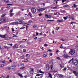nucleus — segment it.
Wrapping results in <instances>:
<instances>
[{
	"label": "nucleus",
	"instance_id": "obj_33",
	"mask_svg": "<svg viewBox=\"0 0 78 78\" xmlns=\"http://www.w3.org/2000/svg\"><path fill=\"white\" fill-rule=\"evenodd\" d=\"M20 58L21 59H23V58H24V56L23 55L22 56H21L20 57Z\"/></svg>",
	"mask_w": 78,
	"mask_h": 78
},
{
	"label": "nucleus",
	"instance_id": "obj_18",
	"mask_svg": "<svg viewBox=\"0 0 78 78\" xmlns=\"http://www.w3.org/2000/svg\"><path fill=\"white\" fill-rule=\"evenodd\" d=\"M37 71L38 72V71H39V72H40V73H44V72H43L41 71V70H37Z\"/></svg>",
	"mask_w": 78,
	"mask_h": 78
},
{
	"label": "nucleus",
	"instance_id": "obj_60",
	"mask_svg": "<svg viewBox=\"0 0 78 78\" xmlns=\"http://www.w3.org/2000/svg\"><path fill=\"white\" fill-rule=\"evenodd\" d=\"M25 24H28V23H26L24 24H23V26H25Z\"/></svg>",
	"mask_w": 78,
	"mask_h": 78
},
{
	"label": "nucleus",
	"instance_id": "obj_47",
	"mask_svg": "<svg viewBox=\"0 0 78 78\" xmlns=\"http://www.w3.org/2000/svg\"><path fill=\"white\" fill-rule=\"evenodd\" d=\"M64 19H65V20H67V17H66H66H63Z\"/></svg>",
	"mask_w": 78,
	"mask_h": 78
},
{
	"label": "nucleus",
	"instance_id": "obj_63",
	"mask_svg": "<svg viewBox=\"0 0 78 78\" xmlns=\"http://www.w3.org/2000/svg\"><path fill=\"white\" fill-rule=\"evenodd\" d=\"M39 16H42V13H40L39 14Z\"/></svg>",
	"mask_w": 78,
	"mask_h": 78
},
{
	"label": "nucleus",
	"instance_id": "obj_10",
	"mask_svg": "<svg viewBox=\"0 0 78 78\" xmlns=\"http://www.w3.org/2000/svg\"><path fill=\"white\" fill-rule=\"evenodd\" d=\"M6 34H5L4 35H0V37H2V38H5V37H6Z\"/></svg>",
	"mask_w": 78,
	"mask_h": 78
},
{
	"label": "nucleus",
	"instance_id": "obj_15",
	"mask_svg": "<svg viewBox=\"0 0 78 78\" xmlns=\"http://www.w3.org/2000/svg\"><path fill=\"white\" fill-rule=\"evenodd\" d=\"M57 22L59 23V22H63V21L62 20H58L57 21Z\"/></svg>",
	"mask_w": 78,
	"mask_h": 78
},
{
	"label": "nucleus",
	"instance_id": "obj_37",
	"mask_svg": "<svg viewBox=\"0 0 78 78\" xmlns=\"http://www.w3.org/2000/svg\"><path fill=\"white\" fill-rule=\"evenodd\" d=\"M69 6L68 5H66L63 6L64 8H66V7H67Z\"/></svg>",
	"mask_w": 78,
	"mask_h": 78
},
{
	"label": "nucleus",
	"instance_id": "obj_20",
	"mask_svg": "<svg viewBox=\"0 0 78 78\" xmlns=\"http://www.w3.org/2000/svg\"><path fill=\"white\" fill-rule=\"evenodd\" d=\"M49 68H50V67H49V66H47L46 67V69L47 70H49Z\"/></svg>",
	"mask_w": 78,
	"mask_h": 78
},
{
	"label": "nucleus",
	"instance_id": "obj_28",
	"mask_svg": "<svg viewBox=\"0 0 78 78\" xmlns=\"http://www.w3.org/2000/svg\"><path fill=\"white\" fill-rule=\"evenodd\" d=\"M48 74H49V76H50V78H52L51 74H50V73H49Z\"/></svg>",
	"mask_w": 78,
	"mask_h": 78
},
{
	"label": "nucleus",
	"instance_id": "obj_48",
	"mask_svg": "<svg viewBox=\"0 0 78 78\" xmlns=\"http://www.w3.org/2000/svg\"><path fill=\"white\" fill-rule=\"evenodd\" d=\"M36 27H37V26L35 25V26H33V28H36Z\"/></svg>",
	"mask_w": 78,
	"mask_h": 78
},
{
	"label": "nucleus",
	"instance_id": "obj_21",
	"mask_svg": "<svg viewBox=\"0 0 78 78\" xmlns=\"http://www.w3.org/2000/svg\"><path fill=\"white\" fill-rule=\"evenodd\" d=\"M74 59V58H72V59L70 60V61H69V62H68L69 64H70V62H71V61H73V60Z\"/></svg>",
	"mask_w": 78,
	"mask_h": 78
},
{
	"label": "nucleus",
	"instance_id": "obj_64",
	"mask_svg": "<svg viewBox=\"0 0 78 78\" xmlns=\"http://www.w3.org/2000/svg\"><path fill=\"white\" fill-rule=\"evenodd\" d=\"M32 22V21H29V23H31Z\"/></svg>",
	"mask_w": 78,
	"mask_h": 78
},
{
	"label": "nucleus",
	"instance_id": "obj_35",
	"mask_svg": "<svg viewBox=\"0 0 78 78\" xmlns=\"http://www.w3.org/2000/svg\"><path fill=\"white\" fill-rule=\"evenodd\" d=\"M51 9H56V8H57L56 7H51Z\"/></svg>",
	"mask_w": 78,
	"mask_h": 78
},
{
	"label": "nucleus",
	"instance_id": "obj_23",
	"mask_svg": "<svg viewBox=\"0 0 78 78\" xmlns=\"http://www.w3.org/2000/svg\"><path fill=\"white\" fill-rule=\"evenodd\" d=\"M18 75L19 76H21V77H23V76H22V74H21L19 73Z\"/></svg>",
	"mask_w": 78,
	"mask_h": 78
},
{
	"label": "nucleus",
	"instance_id": "obj_31",
	"mask_svg": "<svg viewBox=\"0 0 78 78\" xmlns=\"http://www.w3.org/2000/svg\"><path fill=\"white\" fill-rule=\"evenodd\" d=\"M6 70H9V68L8 67H6L5 68Z\"/></svg>",
	"mask_w": 78,
	"mask_h": 78
},
{
	"label": "nucleus",
	"instance_id": "obj_32",
	"mask_svg": "<svg viewBox=\"0 0 78 78\" xmlns=\"http://www.w3.org/2000/svg\"><path fill=\"white\" fill-rule=\"evenodd\" d=\"M42 39L41 38H40L39 39V42H42Z\"/></svg>",
	"mask_w": 78,
	"mask_h": 78
},
{
	"label": "nucleus",
	"instance_id": "obj_42",
	"mask_svg": "<svg viewBox=\"0 0 78 78\" xmlns=\"http://www.w3.org/2000/svg\"><path fill=\"white\" fill-rule=\"evenodd\" d=\"M17 23H18V24H23V22H21V23H20V22H17Z\"/></svg>",
	"mask_w": 78,
	"mask_h": 78
},
{
	"label": "nucleus",
	"instance_id": "obj_41",
	"mask_svg": "<svg viewBox=\"0 0 78 78\" xmlns=\"http://www.w3.org/2000/svg\"><path fill=\"white\" fill-rule=\"evenodd\" d=\"M18 21L19 22H23V20H18Z\"/></svg>",
	"mask_w": 78,
	"mask_h": 78
},
{
	"label": "nucleus",
	"instance_id": "obj_9",
	"mask_svg": "<svg viewBox=\"0 0 78 78\" xmlns=\"http://www.w3.org/2000/svg\"><path fill=\"white\" fill-rule=\"evenodd\" d=\"M54 78H59L58 74H56L54 75Z\"/></svg>",
	"mask_w": 78,
	"mask_h": 78
},
{
	"label": "nucleus",
	"instance_id": "obj_22",
	"mask_svg": "<svg viewBox=\"0 0 78 78\" xmlns=\"http://www.w3.org/2000/svg\"><path fill=\"white\" fill-rule=\"evenodd\" d=\"M43 56H44V57H46V56H47V54H44L43 55Z\"/></svg>",
	"mask_w": 78,
	"mask_h": 78
},
{
	"label": "nucleus",
	"instance_id": "obj_57",
	"mask_svg": "<svg viewBox=\"0 0 78 78\" xmlns=\"http://www.w3.org/2000/svg\"><path fill=\"white\" fill-rule=\"evenodd\" d=\"M51 69H53V65H51Z\"/></svg>",
	"mask_w": 78,
	"mask_h": 78
},
{
	"label": "nucleus",
	"instance_id": "obj_46",
	"mask_svg": "<svg viewBox=\"0 0 78 78\" xmlns=\"http://www.w3.org/2000/svg\"><path fill=\"white\" fill-rule=\"evenodd\" d=\"M25 28V27H23L21 28H20V29H24Z\"/></svg>",
	"mask_w": 78,
	"mask_h": 78
},
{
	"label": "nucleus",
	"instance_id": "obj_36",
	"mask_svg": "<svg viewBox=\"0 0 78 78\" xmlns=\"http://www.w3.org/2000/svg\"><path fill=\"white\" fill-rule=\"evenodd\" d=\"M48 21H49V22L51 21V22H53L54 20H48Z\"/></svg>",
	"mask_w": 78,
	"mask_h": 78
},
{
	"label": "nucleus",
	"instance_id": "obj_50",
	"mask_svg": "<svg viewBox=\"0 0 78 78\" xmlns=\"http://www.w3.org/2000/svg\"><path fill=\"white\" fill-rule=\"evenodd\" d=\"M23 52H26V49H24L23 50Z\"/></svg>",
	"mask_w": 78,
	"mask_h": 78
},
{
	"label": "nucleus",
	"instance_id": "obj_56",
	"mask_svg": "<svg viewBox=\"0 0 78 78\" xmlns=\"http://www.w3.org/2000/svg\"><path fill=\"white\" fill-rule=\"evenodd\" d=\"M5 60L2 61V63H5Z\"/></svg>",
	"mask_w": 78,
	"mask_h": 78
},
{
	"label": "nucleus",
	"instance_id": "obj_8",
	"mask_svg": "<svg viewBox=\"0 0 78 78\" xmlns=\"http://www.w3.org/2000/svg\"><path fill=\"white\" fill-rule=\"evenodd\" d=\"M73 73H74L75 74L76 76H77L78 75V72H77L76 71H73Z\"/></svg>",
	"mask_w": 78,
	"mask_h": 78
},
{
	"label": "nucleus",
	"instance_id": "obj_34",
	"mask_svg": "<svg viewBox=\"0 0 78 78\" xmlns=\"http://www.w3.org/2000/svg\"><path fill=\"white\" fill-rule=\"evenodd\" d=\"M70 17H71L70 16H66V18H67V19H69V18H70Z\"/></svg>",
	"mask_w": 78,
	"mask_h": 78
},
{
	"label": "nucleus",
	"instance_id": "obj_13",
	"mask_svg": "<svg viewBox=\"0 0 78 78\" xmlns=\"http://www.w3.org/2000/svg\"><path fill=\"white\" fill-rule=\"evenodd\" d=\"M4 2L5 3H9V0H4Z\"/></svg>",
	"mask_w": 78,
	"mask_h": 78
},
{
	"label": "nucleus",
	"instance_id": "obj_52",
	"mask_svg": "<svg viewBox=\"0 0 78 78\" xmlns=\"http://www.w3.org/2000/svg\"><path fill=\"white\" fill-rule=\"evenodd\" d=\"M63 70H67V68H64V69H63Z\"/></svg>",
	"mask_w": 78,
	"mask_h": 78
},
{
	"label": "nucleus",
	"instance_id": "obj_5",
	"mask_svg": "<svg viewBox=\"0 0 78 78\" xmlns=\"http://www.w3.org/2000/svg\"><path fill=\"white\" fill-rule=\"evenodd\" d=\"M29 72L30 74H33L34 72V69L31 68Z\"/></svg>",
	"mask_w": 78,
	"mask_h": 78
},
{
	"label": "nucleus",
	"instance_id": "obj_24",
	"mask_svg": "<svg viewBox=\"0 0 78 78\" xmlns=\"http://www.w3.org/2000/svg\"><path fill=\"white\" fill-rule=\"evenodd\" d=\"M30 60H28L27 59H25V62H29Z\"/></svg>",
	"mask_w": 78,
	"mask_h": 78
},
{
	"label": "nucleus",
	"instance_id": "obj_49",
	"mask_svg": "<svg viewBox=\"0 0 78 78\" xmlns=\"http://www.w3.org/2000/svg\"><path fill=\"white\" fill-rule=\"evenodd\" d=\"M66 69H68V70H69V69H70V68L69 66H68V67H67V68Z\"/></svg>",
	"mask_w": 78,
	"mask_h": 78
},
{
	"label": "nucleus",
	"instance_id": "obj_3",
	"mask_svg": "<svg viewBox=\"0 0 78 78\" xmlns=\"http://www.w3.org/2000/svg\"><path fill=\"white\" fill-rule=\"evenodd\" d=\"M46 9V8H42L41 9H37V10L39 12H41V11H43V10H45Z\"/></svg>",
	"mask_w": 78,
	"mask_h": 78
},
{
	"label": "nucleus",
	"instance_id": "obj_17",
	"mask_svg": "<svg viewBox=\"0 0 78 78\" xmlns=\"http://www.w3.org/2000/svg\"><path fill=\"white\" fill-rule=\"evenodd\" d=\"M0 21H1V22H4L5 21V20L3 19H0Z\"/></svg>",
	"mask_w": 78,
	"mask_h": 78
},
{
	"label": "nucleus",
	"instance_id": "obj_4",
	"mask_svg": "<svg viewBox=\"0 0 78 78\" xmlns=\"http://www.w3.org/2000/svg\"><path fill=\"white\" fill-rule=\"evenodd\" d=\"M31 10L33 13H34L36 12V9L35 8L31 9Z\"/></svg>",
	"mask_w": 78,
	"mask_h": 78
},
{
	"label": "nucleus",
	"instance_id": "obj_6",
	"mask_svg": "<svg viewBox=\"0 0 78 78\" xmlns=\"http://www.w3.org/2000/svg\"><path fill=\"white\" fill-rule=\"evenodd\" d=\"M63 56L64 58H67L68 57H69V55H68L65 54L63 55Z\"/></svg>",
	"mask_w": 78,
	"mask_h": 78
},
{
	"label": "nucleus",
	"instance_id": "obj_16",
	"mask_svg": "<svg viewBox=\"0 0 78 78\" xmlns=\"http://www.w3.org/2000/svg\"><path fill=\"white\" fill-rule=\"evenodd\" d=\"M54 15H56L57 16H59V13L58 12H57L56 13H55Z\"/></svg>",
	"mask_w": 78,
	"mask_h": 78
},
{
	"label": "nucleus",
	"instance_id": "obj_26",
	"mask_svg": "<svg viewBox=\"0 0 78 78\" xmlns=\"http://www.w3.org/2000/svg\"><path fill=\"white\" fill-rule=\"evenodd\" d=\"M45 17H46V18H48V15L45 14Z\"/></svg>",
	"mask_w": 78,
	"mask_h": 78
},
{
	"label": "nucleus",
	"instance_id": "obj_53",
	"mask_svg": "<svg viewBox=\"0 0 78 78\" xmlns=\"http://www.w3.org/2000/svg\"><path fill=\"white\" fill-rule=\"evenodd\" d=\"M51 17V15H49L48 16V18H50Z\"/></svg>",
	"mask_w": 78,
	"mask_h": 78
},
{
	"label": "nucleus",
	"instance_id": "obj_59",
	"mask_svg": "<svg viewBox=\"0 0 78 78\" xmlns=\"http://www.w3.org/2000/svg\"><path fill=\"white\" fill-rule=\"evenodd\" d=\"M23 47V45H21L20 46V47Z\"/></svg>",
	"mask_w": 78,
	"mask_h": 78
},
{
	"label": "nucleus",
	"instance_id": "obj_11",
	"mask_svg": "<svg viewBox=\"0 0 78 78\" xmlns=\"http://www.w3.org/2000/svg\"><path fill=\"white\" fill-rule=\"evenodd\" d=\"M35 78H41L39 77V74H38L36 75Z\"/></svg>",
	"mask_w": 78,
	"mask_h": 78
},
{
	"label": "nucleus",
	"instance_id": "obj_25",
	"mask_svg": "<svg viewBox=\"0 0 78 78\" xmlns=\"http://www.w3.org/2000/svg\"><path fill=\"white\" fill-rule=\"evenodd\" d=\"M4 47L5 48H8V49H9L10 48V47H9L4 46Z\"/></svg>",
	"mask_w": 78,
	"mask_h": 78
},
{
	"label": "nucleus",
	"instance_id": "obj_40",
	"mask_svg": "<svg viewBox=\"0 0 78 78\" xmlns=\"http://www.w3.org/2000/svg\"><path fill=\"white\" fill-rule=\"evenodd\" d=\"M4 16H5V14H3L2 15V16L1 17H4Z\"/></svg>",
	"mask_w": 78,
	"mask_h": 78
},
{
	"label": "nucleus",
	"instance_id": "obj_1",
	"mask_svg": "<svg viewBox=\"0 0 78 78\" xmlns=\"http://www.w3.org/2000/svg\"><path fill=\"white\" fill-rule=\"evenodd\" d=\"M73 63H74V64L75 66H76L77 64H78V61L76 60H74L72 61Z\"/></svg>",
	"mask_w": 78,
	"mask_h": 78
},
{
	"label": "nucleus",
	"instance_id": "obj_51",
	"mask_svg": "<svg viewBox=\"0 0 78 78\" xmlns=\"http://www.w3.org/2000/svg\"><path fill=\"white\" fill-rule=\"evenodd\" d=\"M10 15L11 16H13V13H11Z\"/></svg>",
	"mask_w": 78,
	"mask_h": 78
},
{
	"label": "nucleus",
	"instance_id": "obj_44",
	"mask_svg": "<svg viewBox=\"0 0 78 78\" xmlns=\"http://www.w3.org/2000/svg\"><path fill=\"white\" fill-rule=\"evenodd\" d=\"M66 0H62V3H64V2H66Z\"/></svg>",
	"mask_w": 78,
	"mask_h": 78
},
{
	"label": "nucleus",
	"instance_id": "obj_38",
	"mask_svg": "<svg viewBox=\"0 0 78 78\" xmlns=\"http://www.w3.org/2000/svg\"><path fill=\"white\" fill-rule=\"evenodd\" d=\"M14 48H17V44H15L14 46Z\"/></svg>",
	"mask_w": 78,
	"mask_h": 78
},
{
	"label": "nucleus",
	"instance_id": "obj_54",
	"mask_svg": "<svg viewBox=\"0 0 78 78\" xmlns=\"http://www.w3.org/2000/svg\"><path fill=\"white\" fill-rule=\"evenodd\" d=\"M61 41H64V39L62 38L61 39Z\"/></svg>",
	"mask_w": 78,
	"mask_h": 78
},
{
	"label": "nucleus",
	"instance_id": "obj_55",
	"mask_svg": "<svg viewBox=\"0 0 78 78\" xmlns=\"http://www.w3.org/2000/svg\"><path fill=\"white\" fill-rule=\"evenodd\" d=\"M56 58H57V59H58V60L60 59V58H59V57H57Z\"/></svg>",
	"mask_w": 78,
	"mask_h": 78
},
{
	"label": "nucleus",
	"instance_id": "obj_45",
	"mask_svg": "<svg viewBox=\"0 0 78 78\" xmlns=\"http://www.w3.org/2000/svg\"><path fill=\"white\" fill-rule=\"evenodd\" d=\"M49 55L50 56H52L53 55V53H49Z\"/></svg>",
	"mask_w": 78,
	"mask_h": 78
},
{
	"label": "nucleus",
	"instance_id": "obj_62",
	"mask_svg": "<svg viewBox=\"0 0 78 78\" xmlns=\"http://www.w3.org/2000/svg\"><path fill=\"white\" fill-rule=\"evenodd\" d=\"M7 5H12V4H8Z\"/></svg>",
	"mask_w": 78,
	"mask_h": 78
},
{
	"label": "nucleus",
	"instance_id": "obj_58",
	"mask_svg": "<svg viewBox=\"0 0 78 78\" xmlns=\"http://www.w3.org/2000/svg\"><path fill=\"white\" fill-rule=\"evenodd\" d=\"M41 48L42 49V50H44V48L42 47H41Z\"/></svg>",
	"mask_w": 78,
	"mask_h": 78
},
{
	"label": "nucleus",
	"instance_id": "obj_29",
	"mask_svg": "<svg viewBox=\"0 0 78 78\" xmlns=\"http://www.w3.org/2000/svg\"><path fill=\"white\" fill-rule=\"evenodd\" d=\"M29 16H30V17H32V14H31V13L29 12Z\"/></svg>",
	"mask_w": 78,
	"mask_h": 78
},
{
	"label": "nucleus",
	"instance_id": "obj_30",
	"mask_svg": "<svg viewBox=\"0 0 78 78\" xmlns=\"http://www.w3.org/2000/svg\"><path fill=\"white\" fill-rule=\"evenodd\" d=\"M75 7V8H76V6H77V5H75V4H74L73 5V7Z\"/></svg>",
	"mask_w": 78,
	"mask_h": 78
},
{
	"label": "nucleus",
	"instance_id": "obj_12",
	"mask_svg": "<svg viewBox=\"0 0 78 78\" xmlns=\"http://www.w3.org/2000/svg\"><path fill=\"white\" fill-rule=\"evenodd\" d=\"M43 76V74H39V77L41 78Z\"/></svg>",
	"mask_w": 78,
	"mask_h": 78
},
{
	"label": "nucleus",
	"instance_id": "obj_43",
	"mask_svg": "<svg viewBox=\"0 0 78 78\" xmlns=\"http://www.w3.org/2000/svg\"><path fill=\"white\" fill-rule=\"evenodd\" d=\"M44 47H47V46H48V45L47 44H44Z\"/></svg>",
	"mask_w": 78,
	"mask_h": 78
},
{
	"label": "nucleus",
	"instance_id": "obj_39",
	"mask_svg": "<svg viewBox=\"0 0 78 78\" xmlns=\"http://www.w3.org/2000/svg\"><path fill=\"white\" fill-rule=\"evenodd\" d=\"M56 30H59V27H57L56 28Z\"/></svg>",
	"mask_w": 78,
	"mask_h": 78
},
{
	"label": "nucleus",
	"instance_id": "obj_2",
	"mask_svg": "<svg viewBox=\"0 0 78 78\" xmlns=\"http://www.w3.org/2000/svg\"><path fill=\"white\" fill-rule=\"evenodd\" d=\"M75 53V51L73 49H71V51L69 52V53L71 55H73Z\"/></svg>",
	"mask_w": 78,
	"mask_h": 78
},
{
	"label": "nucleus",
	"instance_id": "obj_27",
	"mask_svg": "<svg viewBox=\"0 0 78 78\" xmlns=\"http://www.w3.org/2000/svg\"><path fill=\"white\" fill-rule=\"evenodd\" d=\"M4 66V64H2L0 65V67H2Z\"/></svg>",
	"mask_w": 78,
	"mask_h": 78
},
{
	"label": "nucleus",
	"instance_id": "obj_14",
	"mask_svg": "<svg viewBox=\"0 0 78 78\" xmlns=\"http://www.w3.org/2000/svg\"><path fill=\"white\" fill-rule=\"evenodd\" d=\"M59 78H62L63 77V76L61 74H58Z\"/></svg>",
	"mask_w": 78,
	"mask_h": 78
},
{
	"label": "nucleus",
	"instance_id": "obj_61",
	"mask_svg": "<svg viewBox=\"0 0 78 78\" xmlns=\"http://www.w3.org/2000/svg\"><path fill=\"white\" fill-rule=\"evenodd\" d=\"M70 18H71V19H72V20H74V19H73V17H70Z\"/></svg>",
	"mask_w": 78,
	"mask_h": 78
},
{
	"label": "nucleus",
	"instance_id": "obj_19",
	"mask_svg": "<svg viewBox=\"0 0 78 78\" xmlns=\"http://www.w3.org/2000/svg\"><path fill=\"white\" fill-rule=\"evenodd\" d=\"M18 23L17 22H14L12 23V25H15V24H17Z\"/></svg>",
	"mask_w": 78,
	"mask_h": 78
},
{
	"label": "nucleus",
	"instance_id": "obj_7",
	"mask_svg": "<svg viewBox=\"0 0 78 78\" xmlns=\"http://www.w3.org/2000/svg\"><path fill=\"white\" fill-rule=\"evenodd\" d=\"M16 67V66H13L12 67H9V70L11 69H15V67Z\"/></svg>",
	"mask_w": 78,
	"mask_h": 78
}]
</instances>
